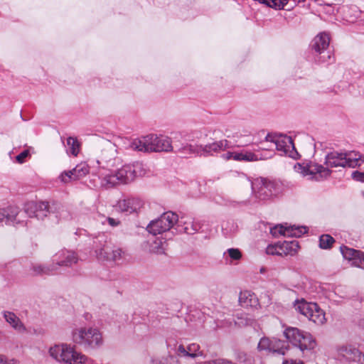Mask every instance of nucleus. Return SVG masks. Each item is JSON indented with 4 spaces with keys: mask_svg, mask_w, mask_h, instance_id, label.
<instances>
[{
    "mask_svg": "<svg viewBox=\"0 0 364 364\" xmlns=\"http://www.w3.org/2000/svg\"><path fill=\"white\" fill-rule=\"evenodd\" d=\"M363 162L364 157L358 152L331 151L326 156L325 164L327 167L313 163L306 165L297 163L294 165V168L296 173L308 177L309 179L321 181L330 175L329 168H355L360 166Z\"/></svg>",
    "mask_w": 364,
    "mask_h": 364,
    "instance_id": "nucleus-1",
    "label": "nucleus"
},
{
    "mask_svg": "<svg viewBox=\"0 0 364 364\" xmlns=\"http://www.w3.org/2000/svg\"><path fill=\"white\" fill-rule=\"evenodd\" d=\"M146 174L144 165L139 162L127 164L115 170L100 173L102 184L106 188L117 184H127L134 181L137 177Z\"/></svg>",
    "mask_w": 364,
    "mask_h": 364,
    "instance_id": "nucleus-2",
    "label": "nucleus"
},
{
    "mask_svg": "<svg viewBox=\"0 0 364 364\" xmlns=\"http://www.w3.org/2000/svg\"><path fill=\"white\" fill-rule=\"evenodd\" d=\"M130 146L133 150L144 152H169L173 151L171 138L153 134L134 140Z\"/></svg>",
    "mask_w": 364,
    "mask_h": 364,
    "instance_id": "nucleus-3",
    "label": "nucleus"
},
{
    "mask_svg": "<svg viewBox=\"0 0 364 364\" xmlns=\"http://www.w3.org/2000/svg\"><path fill=\"white\" fill-rule=\"evenodd\" d=\"M237 183L247 188L250 187L255 197L260 200L269 199L277 193L276 183L266 178H259L251 181L242 174L238 176Z\"/></svg>",
    "mask_w": 364,
    "mask_h": 364,
    "instance_id": "nucleus-4",
    "label": "nucleus"
},
{
    "mask_svg": "<svg viewBox=\"0 0 364 364\" xmlns=\"http://www.w3.org/2000/svg\"><path fill=\"white\" fill-rule=\"evenodd\" d=\"M73 341L85 348L95 349L103 343L101 331L95 327H77L72 331Z\"/></svg>",
    "mask_w": 364,
    "mask_h": 364,
    "instance_id": "nucleus-5",
    "label": "nucleus"
},
{
    "mask_svg": "<svg viewBox=\"0 0 364 364\" xmlns=\"http://www.w3.org/2000/svg\"><path fill=\"white\" fill-rule=\"evenodd\" d=\"M25 212L30 218H36L43 220L50 212L55 213L56 217L60 219H67L69 217L68 212L64 208L57 203L50 206L48 202L40 201L28 202L25 205Z\"/></svg>",
    "mask_w": 364,
    "mask_h": 364,
    "instance_id": "nucleus-6",
    "label": "nucleus"
},
{
    "mask_svg": "<svg viewBox=\"0 0 364 364\" xmlns=\"http://www.w3.org/2000/svg\"><path fill=\"white\" fill-rule=\"evenodd\" d=\"M50 355L55 360L66 364H85L88 358L74 346L67 343L55 345L49 349Z\"/></svg>",
    "mask_w": 364,
    "mask_h": 364,
    "instance_id": "nucleus-7",
    "label": "nucleus"
},
{
    "mask_svg": "<svg viewBox=\"0 0 364 364\" xmlns=\"http://www.w3.org/2000/svg\"><path fill=\"white\" fill-rule=\"evenodd\" d=\"M294 307L299 313L318 325H322L326 321L325 312L316 303H309L302 300L297 301Z\"/></svg>",
    "mask_w": 364,
    "mask_h": 364,
    "instance_id": "nucleus-8",
    "label": "nucleus"
},
{
    "mask_svg": "<svg viewBox=\"0 0 364 364\" xmlns=\"http://www.w3.org/2000/svg\"><path fill=\"white\" fill-rule=\"evenodd\" d=\"M97 162L101 168L103 170L107 169L102 173L111 171V168H117L122 163L121 159L117 156L116 146L109 142H107L101 150Z\"/></svg>",
    "mask_w": 364,
    "mask_h": 364,
    "instance_id": "nucleus-9",
    "label": "nucleus"
},
{
    "mask_svg": "<svg viewBox=\"0 0 364 364\" xmlns=\"http://www.w3.org/2000/svg\"><path fill=\"white\" fill-rule=\"evenodd\" d=\"M178 221V215L169 211L162 214L158 219L151 221L146 229L154 235L162 234L173 228Z\"/></svg>",
    "mask_w": 364,
    "mask_h": 364,
    "instance_id": "nucleus-10",
    "label": "nucleus"
},
{
    "mask_svg": "<svg viewBox=\"0 0 364 364\" xmlns=\"http://www.w3.org/2000/svg\"><path fill=\"white\" fill-rule=\"evenodd\" d=\"M265 141L272 143L276 149L281 152V154L289 156L294 158L297 152L295 149L294 144L291 137L287 135H272L267 134Z\"/></svg>",
    "mask_w": 364,
    "mask_h": 364,
    "instance_id": "nucleus-11",
    "label": "nucleus"
},
{
    "mask_svg": "<svg viewBox=\"0 0 364 364\" xmlns=\"http://www.w3.org/2000/svg\"><path fill=\"white\" fill-rule=\"evenodd\" d=\"M289 345L284 341L276 338H269L263 337L260 339L257 349L259 351H266L269 353H277L284 355L288 350Z\"/></svg>",
    "mask_w": 364,
    "mask_h": 364,
    "instance_id": "nucleus-12",
    "label": "nucleus"
},
{
    "mask_svg": "<svg viewBox=\"0 0 364 364\" xmlns=\"http://www.w3.org/2000/svg\"><path fill=\"white\" fill-rule=\"evenodd\" d=\"M338 358L349 364H364V354L352 346H343L338 348Z\"/></svg>",
    "mask_w": 364,
    "mask_h": 364,
    "instance_id": "nucleus-13",
    "label": "nucleus"
},
{
    "mask_svg": "<svg viewBox=\"0 0 364 364\" xmlns=\"http://www.w3.org/2000/svg\"><path fill=\"white\" fill-rule=\"evenodd\" d=\"M330 43L329 35L326 32L318 33L312 41V49L318 54L321 55L319 60L321 62H326L331 58L329 52L325 54L326 50L328 48Z\"/></svg>",
    "mask_w": 364,
    "mask_h": 364,
    "instance_id": "nucleus-14",
    "label": "nucleus"
},
{
    "mask_svg": "<svg viewBox=\"0 0 364 364\" xmlns=\"http://www.w3.org/2000/svg\"><path fill=\"white\" fill-rule=\"evenodd\" d=\"M299 247V245L297 241L284 242L281 244L269 245L266 249V252L272 255H294L297 252Z\"/></svg>",
    "mask_w": 364,
    "mask_h": 364,
    "instance_id": "nucleus-15",
    "label": "nucleus"
},
{
    "mask_svg": "<svg viewBox=\"0 0 364 364\" xmlns=\"http://www.w3.org/2000/svg\"><path fill=\"white\" fill-rule=\"evenodd\" d=\"M89 173V167L85 163L77 164L73 169L64 171L60 176V181L64 183H68L70 181L78 180L83 178Z\"/></svg>",
    "mask_w": 364,
    "mask_h": 364,
    "instance_id": "nucleus-16",
    "label": "nucleus"
},
{
    "mask_svg": "<svg viewBox=\"0 0 364 364\" xmlns=\"http://www.w3.org/2000/svg\"><path fill=\"white\" fill-rule=\"evenodd\" d=\"M228 146V141L223 139L205 146H200L198 147L196 152L201 156H213L215 154L226 150Z\"/></svg>",
    "mask_w": 364,
    "mask_h": 364,
    "instance_id": "nucleus-17",
    "label": "nucleus"
},
{
    "mask_svg": "<svg viewBox=\"0 0 364 364\" xmlns=\"http://www.w3.org/2000/svg\"><path fill=\"white\" fill-rule=\"evenodd\" d=\"M267 150V153L265 154L252 153L249 151H242L240 152H236L234 156V160L238 161H256L258 160H265L272 158L274 152L272 149H265Z\"/></svg>",
    "mask_w": 364,
    "mask_h": 364,
    "instance_id": "nucleus-18",
    "label": "nucleus"
},
{
    "mask_svg": "<svg viewBox=\"0 0 364 364\" xmlns=\"http://www.w3.org/2000/svg\"><path fill=\"white\" fill-rule=\"evenodd\" d=\"M271 234L274 237H278L279 235H284L287 237H300L302 234L306 232L305 227H288L285 228L283 225H277L273 228H271Z\"/></svg>",
    "mask_w": 364,
    "mask_h": 364,
    "instance_id": "nucleus-19",
    "label": "nucleus"
},
{
    "mask_svg": "<svg viewBox=\"0 0 364 364\" xmlns=\"http://www.w3.org/2000/svg\"><path fill=\"white\" fill-rule=\"evenodd\" d=\"M341 252L343 257L348 260H353V264L359 268L364 269V253L355 250L346 246L341 247Z\"/></svg>",
    "mask_w": 364,
    "mask_h": 364,
    "instance_id": "nucleus-20",
    "label": "nucleus"
},
{
    "mask_svg": "<svg viewBox=\"0 0 364 364\" xmlns=\"http://www.w3.org/2000/svg\"><path fill=\"white\" fill-rule=\"evenodd\" d=\"M78 259L75 253L71 251L63 250L59 251L55 256L53 261H55L57 266H71L77 263Z\"/></svg>",
    "mask_w": 364,
    "mask_h": 364,
    "instance_id": "nucleus-21",
    "label": "nucleus"
},
{
    "mask_svg": "<svg viewBox=\"0 0 364 364\" xmlns=\"http://www.w3.org/2000/svg\"><path fill=\"white\" fill-rule=\"evenodd\" d=\"M2 314L5 321L14 330L20 333H23L26 331L25 325L14 312L4 311Z\"/></svg>",
    "mask_w": 364,
    "mask_h": 364,
    "instance_id": "nucleus-22",
    "label": "nucleus"
},
{
    "mask_svg": "<svg viewBox=\"0 0 364 364\" xmlns=\"http://www.w3.org/2000/svg\"><path fill=\"white\" fill-rule=\"evenodd\" d=\"M239 303L243 307H256L259 305V300L254 293L246 290L240 292Z\"/></svg>",
    "mask_w": 364,
    "mask_h": 364,
    "instance_id": "nucleus-23",
    "label": "nucleus"
},
{
    "mask_svg": "<svg viewBox=\"0 0 364 364\" xmlns=\"http://www.w3.org/2000/svg\"><path fill=\"white\" fill-rule=\"evenodd\" d=\"M18 213V210L16 207L9 206L6 208H0V223L4 222L9 225L14 223Z\"/></svg>",
    "mask_w": 364,
    "mask_h": 364,
    "instance_id": "nucleus-24",
    "label": "nucleus"
},
{
    "mask_svg": "<svg viewBox=\"0 0 364 364\" xmlns=\"http://www.w3.org/2000/svg\"><path fill=\"white\" fill-rule=\"evenodd\" d=\"M304 331H300L297 328L287 327L284 331V336L295 346H297L299 343H301L300 338Z\"/></svg>",
    "mask_w": 364,
    "mask_h": 364,
    "instance_id": "nucleus-25",
    "label": "nucleus"
},
{
    "mask_svg": "<svg viewBox=\"0 0 364 364\" xmlns=\"http://www.w3.org/2000/svg\"><path fill=\"white\" fill-rule=\"evenodd\" d=\"M299 343L298 347L301 350L313 349L316 346V342L313 336L308 332H303Z\"/></svg>",
    "mask_w": 364,
    "mask_h": 364,
    "instance_id": "nucleus-26",
    "label": "nucleus"
},
{
    "mask_svg": "<svg viewBox=\"0 0 364 364\" xmlns=\"http://www.w3.org/2000/svg\"><path fill=\"white\" fill-rule=\"evenodd\" d=\"M178 226H183V231L189 235L197 232L200 228L198 223L193 221L191 218H187L185 221H180Z\"/></svg>",
    "mask_w": 364,
    "mask_h": 364,
    "instance_id": "nucleus-27",
    "label": "nucleus"
},
{
    "mask_svg": "<svg viewBox=\"0 0 364 364\" xmlns=\"http://www.w3.org/2000/svg\"><path fill=\"white\" fill-rule=\"evenodd\" d=\"M117 209L121 212L132 213L135 211L136 207L134 206V199H123L119 200L117 205Z\"/></svg>",
    "mask_w": 364,
    "mask_h": 364,
    "instance_id": "nucleus-28",
    "label": "nucleus"
},
{
    "mask_svg": "<svg viewBox=\"0 0 364 364\" xmlns=\"http://www.w3.org/2000/svg\"><path fill=\"white\" fill-rule=\"evenodd\" d=\"M166 242L164 241L161 238H156L150 246V250L152 252L156 253V254H164L165 253L166 249Z\"/></svg>",
    "mask_w": 364,
    "mask_h": 364,
    "instance_id": "nucleus-29",
    "label": "nucleus"
},
{
    "mask_svg": "<svg viewBox=\"0 0 364 364\" xmlns=\"http://www.w3.org/2000/svg\"><path fill=\"white\" fill-rule=\"evenodd\" d=\"M68 153L76 156L80 151V143L76 138L70 136L67 139Z\"/></svg>",
    "mask_w": 364,
    "mask_h": 364,
    "instance_id": "nucleus-30",
    "label": "nucleus"
},
{
    "mask_svg": "<svg viewBox=\"0 0 364 364\" xmlns=\"http://www.w3.org/2000/svg\"><path fill=\"white\" fill-rule=\"evenodd\" d=\"M335 240L330 235H322L319 238V247L323 250L331 248Z\"/></svg>",
    "mask_w": 364,
    "mask_h": 364,
    "instance_id": "nucleus-31",
    "label": "nucleus"
},
{
    "mask_svg": "<svg viewBox=\"0 0 364 364\" xmlns=\"http://www.w3.org/2000/svg\"><path fill=\"white\" fill-rule=\"evenodd\" d=\"M57 269V267H55L54 264L50 265V266H42L40 264L34 265L32 267V270L33 271L34 274H50L53 272V271Z\"/></svg>",
    "mask_w": 364,
    "mask_h": 364,
    "instance_id": "nucleus-32",
    "label": "nucleus"
},
{
    "mask_svg": "<svg viewBox=\"0 0 364 364\" xmlns=\"http://www.w3.org/2000/svg\"><path fill=\"white\" fill-rule=\"evenodd\" d=\"M112 247L110 245L106 244L101 249L96 251L99 258L106 260H110L109 257L112 255Z\"/></svg>",
    "mask_w": 364,
    "mask_h": 364,
    "instance_id": "nucleus-33",
    "label": "nucleus"
},
{
    "mask_svg": "<svg viewBox=\"0 0 364 364\" xmlns=\"http://www.w3.org/2000/svg\"><path fill=\"white\" fill-rule=\"evenodd\" d=\"M235 323L240 326H253L255 323V320L246 314H241L237 317Z\"/></svg>",
    "mask_w": 364,
    "mask_h": 364,
    "instance_id": "nucleus-34",
    "label": "nucleus"
},
{
    "mask_svg": "<svg viewBox=\"0 0 364 364\" xmlns=\"http://www.w3.org/2000/svg\"><path fill=\"white\" fill-rule=\"evenodd\" d=\"M200 346L197 343H191L187 347L188 356L191 358H195L199 355H200V352L199 351Z\"/></svg>",
    "mask_w": 364,
    "mask_h": 364,
    "instance_id": "nucleus-35",
    "label": "nucleus"
},
{
    "mask_svg": "<svg viewBox=\"0 0 364 364\" xmlns=\"http://www.w3.org/2000/svg\"><path fill=\"white\" fill-rule=\"evenodd\" d=\"M230 257L235 260H239L242 257V254L238 249L230 248L227 250Z\"/></svg>",
    "mask_w": 364,
    "mask_h": 364,
    "instance_id": "nucleus-36",
    "label": "nucleus"
},
{
    "mask_svg": "<svg viewBox=\"0 0 364 364\" xmlns=\"http://www.w3.org/2000/svg\"><path fill=\"white\" fill-rule=\"evenodd\" d=\"M122 251L119 248H112V255L109 257L110 260L116 261L122 258Z\"/></svg>",
    "mask_w": 364,
    "mask_h": 364,
    "instance_id": "nucleus-37",
    "label": "nucleus"
},
{
    "mask_svg": "<svg viewBox=\"0 0 364 364\" xmlns=\"http://www.w3.org/2000/svg\"><path fill=\"white\" fill-rule=\"evenodd\" d=\"M159 364H178V361L176 358L172 355H168L162 358L159 361Z\"/></svg>",
    "mask_w": 364,
    "mask_h": 364,
    "instance_id": "nucleus-38",
    "label": "nucleus"
},
{
    "mask_svg": "<svg viewBox=\"0 0 364 364\" xmlns=\"http://www.w3.org/2000/svg\"><path fill=\"white\" fill-rule=\"evenodd\" d=\"M181 138V134H176V136H174V145L176 148H178L179 150L181 149H189L190 151H194L193 149V146L191 145H186V146H183L182 144L181 146L178 145L177 144V142L179 141V139Z\"/></svg>",
    "mask_w": 364,
    "mask_h": 364,
    "instance_id": "nucleus-39",
    "label": "nucleus"
},
{
    "mask_svg": "<svg viewBox=\"0 0 364 364\" xmlns=\"http://www.w3.org/2000/svg\"><path fill=\"white\" fill-rule=\"evenodd\" d=\"M29 156V151L28 149L24 150L21 154L16 156V160L18 164H23L25 162L26 159Z\"/></svg>",
    "mask_w": 364,
    "mask_h": 364,
    "instance_id": "nucleus-40",
    "label": "nucleus"
},
{
    "mask_svg": "<svg viewBox=\"0 0 364 364\" xmlns=\"http://www.w3.org/2000/svg\"><path fill=\"white\" fill-rule=\"evenodd\" d=\"M352 178L357 181L364 182V172L353 171L352 173Z\"/></svg>",
    "mask_w": 364,
    "mask_h": 364,
    "instance_id": "nucleus-41",
    "label": "nucleus"
},
{
    "mask_svg": "<svg viewBox=\"0 0 364 364\" xmlns=\"http://www.w3.org/2000/svg\"><path fill=\"white\" fill-rule=\"evenodd\" d=\"M177 353L179 356H188L187 348L183 345H180L177 349Z\"/></svg>",
    "mask_w": 364,
    "mask_h": 364,
    "instance_id": "nucleus-42",
    "label": "nucleus"
},
{
    "mask_svg": "<svg viewBox=\"0 0 364 364\" xmlns=\"http://www.w3.org/2000/svg\"><path fill=\"white\" fill-rule=\"evenodd\" d=\"M107 221L108 224L112 227H116L120 224V221L113 218H107Z\"/></svg>",
    "mask_w": 364,
    "mask_h": 364,
    "instance_id": "nucleus-43",
    "label": "nucleus"
},
{
    "mask_svg": "<svg viewBox=\"0 0 364 364\" xmlns=\"http://www.w3.org/2000/svg\"><path fill=\"white\" fill-rule=\"evenodd\" d=\"M236 154V152H231V151H228L225 154H223L221 157L225 159V160H230V159H233L234 160V156Z\"/></svg>",
    "mask_w": 364,
    "mask_h": 364,
    "instance_id": "nucleus-44",
    "label": "nucleus"
},
{
    "mask_svg": "<svg viewBox=\"0 0 364 364\" xmlns=\"http://www.w3.org/2000/svg\"><path fill=\"white\" fill-rule=\"evenodd\" d=\"M283 364H304V363L301 360L290 359V360H286L283 361Z\"/></svg>",
    "mask_w": 364,
    "mask_h": 364,
    "instance_id": "nucleus-45",
    "label": "nucleus"
},
{
    "mask_svg": "<svg viewBox=\"0 0 364 364\" xmlns=\"http://www.w3.org/2000/svg\"><path fill=\"white\" fill-rule=\"evenodd\" d=\"M4 360L5 362L4 363V364H19V362L14 358L8 359L4 356Z\"/></svg>",
    "mask_w": 364,
    "mask_h": 364,
    "instance_id": "nucleus-46",
    "label": "nucleus"
},
{
    "mask_svg": "<svg viewBox=\"0 0 364 364\" xmlns=\"http://www.w3.org/2000/svg\"><path fill=\"white\" fill-rule=\"evenodd\" d=\"M4 355H0V364H4Z\"/></svg>",
    "mask_w": 364,
    "mask_h": 364,
    "instance_id": "nucleus-47",
    "label": "nucleus"
},
{
    "mask_svg": "<svg viewBox=\"0 0 364 364\" xmlns=\"http://www.w3.org/2000/svg\"><path fill=\"white\" fill-rule=\"evenodd\" d=\"M295 3H300V2H303L305 0H293Z\"/></svg>",
    "mask_w": 364,
    "mask_h": 364,
    "instance_id": "nucleus-48",
    "label": "nucleus"
}]
</instances>
